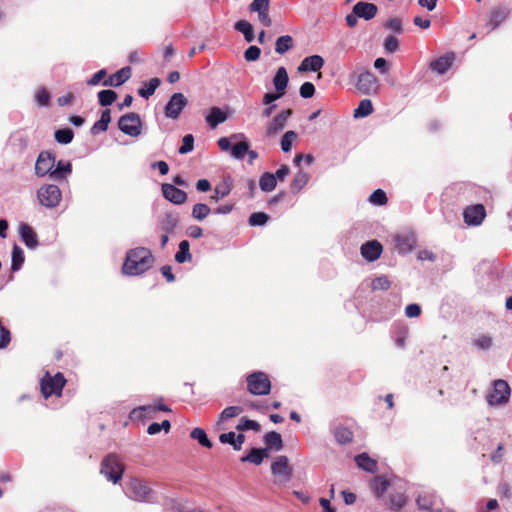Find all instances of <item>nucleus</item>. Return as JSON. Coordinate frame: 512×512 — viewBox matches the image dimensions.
<instances>
[{"instance_id": "obj_57", "label": "nucleus", "mask_w": 512, "mask_h": 512, "mask_svg": "<svg viewBox=\"0 0 512 512\" xmlns=\"http://www.w3.org/2000/svg\"><path fill=\"white\" fill-rule=\"evenodd\" d=\"M369 202L373 205H384L387 202L386 194L383 190H375L369 197Z\"/></svg>"}, {"instance_id": "obj_44", "label": "nucleus", "mask_w": 512, "mask_h": 512, "mask_svg": "<svg viewBox=\"0 0 512 512\" xmlns=\"http://www.w3.org/2000/svg\"><path fill=\"white\" fill-rule=\"evenodd\" d=\"M191 438L197 440L200 445L206 448L212 447V442L208 439L206 432L202 428H194L190 434Z\"/></svg>"}, {"instance_id": "obj_2", "label": "nucleus", "mask_w": 512, "mask_h": 512, "mask_svg": "<svg viewBox=\"0 0 512 512\" xmlns=\"http://www.w3.org/2000/svg\"><path fill=\"white\" fill-rule=\"evenodd\" d=\"M100 472L107 480L117 483L123 476L124 466L115 454H109L102 460Z\"/></svg>"}, {"instance_id": "obj_39", "label": "nucleus", "mask_w": 512, "mask_h": 512, "mask_svg": "<svg viewBox=\"0 0 512 512\" xmlns=\"http://www.w3.org/2000/svg\"><path fill=\"white\" fill-rule=\"evenodd\" d=\"M293 46V38L290 35L280 36L275 43V51L278 54H284Z\"/></svg>"}, {"instance_id": "obj_52", "label": "nucleus", "mask_w": 512, "mask_h": 512, "mask_svg": "<svg viewBox=\"0 0 512 512\" xmlns=\"http://www.w3.org/2000/svg\"><path fill=\"white\" fill-rule=\"evenodd\" d=\"M242 412L243 408L240 406H229L221 412L219 422L234 418L240 415Z\"/></svg>"}, {"instance_id": "obj_11", "label": "nucleus", "mask_w": 512, "mask_h": 512, "mask_svg": "<svg viewBox=\"0 0 512 512\" xmlns=\"http://www.w3.org/2000/svg\"><path fill=\"white\" fill-rule=\"evenodd\" d=\"M187 103V98L182 93H174L165 106V116L170 119H177Z\"/></svg>"}, {"instance_id": "obj_64", "label": "nucleus", "mask_w": 512, "mask_h": 512, "mask_svg": "<svg viewBox=\"0 0 512 512\" xmlns=\"http://www.w3.org/2000/svg\"><path fill=\"white\" fill-rule=\"evenodd\" d=\"M35 99L40 106H47L50 100V94L45 89L37 90Z\"/></svg>"}, {"instance_id": "obj_21", "label": "nucleus", "mask_w": 512, "mask_h": 512, "mask_svg": "<svg viewBox=\"0 0 512 512\" xmlns=\"http://www.w3.org/2000/svg\"><path fill=\"white\" fill-rule=\"evenodd\" d=\"M131 76L130 67H124L112 74L109 78L103 81L104 86H115L118 87L125 83Z\"/></svg>"}, {"instance_id": "obj_37", "label": "nucleus", "mask_w": 512, "mask_h": 512, "mask_svg": "<svg viewBox=\"0 0 512 512\" xmlns=\"http://www.w3.org/2000/svg\"><path fill=\"white\" fill-rule=\"evenodd\" d=\"M472 343L478 350L487 351L493 346V337L489 334H480L473 339Z\"/></svg>"}, {"instance_id": "obj_61", "label": "nucleus", "mask_w": 512, "mask_h": 512, "mask_svg": "<svg viewBox=\"0 0 512 512\" xmlns=\"http://www.w3.org/2000/svg\"><path fill=\"white\" fill-rule=\"evenodd\" d=\"M261 54V50L257 46H250L248 49L244 52V58L248 62L256 61L259 59Z\"/></svg>"}, {"instance_id": "obj_33", "label": "nucleus", "mask_w": 512, "mask_h": 512, "mask_svg": "<svg viewBox=\"0 0 512 512\" xmlns=\"http://www.w3.org/2000/svg\"><path fill=\"white\" fill-rule=\"evenodd\" d=\"M277 185L276 176L272 173L265 172L259 179V187L263 192H271Z\"/></svg>"}, {"instance_id": "obj_19", "label": "nucleus", "mask_w": 512, "mask_h": 512, "mask_svg": "<svg viewBox=\"0 0 512 512\" xmlns=\"http://www.w3.org/2000/svg\"><path fill=\"white\" fill-rule=\"evenodd\" d=\"M378 8L373 3L358 2L353 7V13L364 20H371L377 14Z\"/></svg>"}, {"instance_id": "obj_5", "label": "nucleus", "mask_w": 512, "mask_h": 512, "mask_svg": "<svg viewBox=\"0 0 512 512\" xmlns=\"http://www.w3.org/2000/svg\"><path fill=\"white\" fill-rule=\"evenodd\" d=\"M39 203L47 208H55L62 199L61 190L57 185L45 184L37 190Z\"/></svg>"}, {"instance_id": "obj_42", "label": "nucleus", "mask_w": 512, "mask_h": 512, "mask_svg": "<svg viewBox=\"0 0 512 512\" xmlns=\"http://www.w3.org/2000/svg\"><path fill=\"white\" fill-rule=\"evenodd\" d=\"M231 189V184L228 181H224L215 187L214 193L210 198L211 200L218 202L220 199L228 196L231 192Z\"/></svg>"}, {"instance_id": "obj_47", "label": "nucleus", "mask_w": 512, "mask_h": 512, "mask_svg": "<svg viewBox=\"0 0 512 512\" xmlns=\"http://www.w3.org/2000/svg\"><path fill=\"white\" fill-rule=\"evenodd\" d=\"M210 208L204 203H197L192 208V217L198 221H203L210 213Z\"/></svg>"}, {"instance_id": "obj_38", "label": "nucleus", "mask_w": 512, "mask_h": 512, "mask_svg": "<svg viewBox=\"0 0 512 512\" xmlns=\"http://www.w3.org/2000/svg\"><path fill=\"white\" fill-rule=\"evenodd\" d=\"M25 257H24V251L23 249L15 244L12 249V263H11V269L12 271H18L23 263H24Z\"/></svg>"}, {"instance_id": "obj_56", "label": "nucleus", "mask_w": 512, "mask_h": 512, "mask_svg": "<svg viewBox=\"0 0 512 512\" xmlns=\"http://www.w3.org/2000/svg\"><path fill=\"white\" fill-rule=\"evenodd\" d=\"M194 148V137L191 134H187L182 139V145L178 149L180 154H187Z\"/></svg>"}, {"instance_id": "obj_13", "label": "nucleus", "mask_w": 512, "mask_h": 512, "mask_svg": "<svg viewBox=\"0 0 512 512\" xmlns=\"http://www.w3.org/2000/svg\"><path fill=\"white\" fill-rule=\"evenodd\" d=\"M55 166V156L48 151H42L35 163V174L38 177H43L47 174L51 177V171Z\"/></svg>"}, {"instance_id": "obj_6", "label": "nucleus", "mask_w": 512, "mask_h": 512, "mask_svg": "<svg viewBox=\"0 0 512 512\" xmlns=\"http://www.w3.org/2000/svg\"><path fill=\"white\" fill-rule=\"evenodd\" d=\"M271 472L275 477V484L286 485L292 478L293 469L286 456H278L271 465Z\"/></svg>"}, {"instance_id": "obj_48", "label": "nucleus", "mask_w": 512, "mask_h": 512, "mask_svg": "<svg viewBox=\"0 0 512 512\" xmlns=\"http://www.w3.org/2000/svg\"><path fill=\"white\" fill-rule=\"evenodd\" d=\"M416 502L420 509L429 510L435 504V496L430 493H423L418 496Z\"/></svg>"}, {"instance_id": "obj_18", "label": "nucleus", "mask_w": 512, "mask_h": 512, "mask_svg": "<svg viewBox=\"0 0 512 512\" xmlns=\"http://www.w3.org/2000/svg\"><path fill=\"white\" fill-rule=\"evenodd\" d=\"M382 250V245L378 241L372 240L361 246V255L367 261L373 262L380 257Z\"/></svg>"}, {"instance_id": "obj_40", "label": "nucleus", "mask_w": 512, "mask_h": 512, "mask_svg": "<svg viewBox=\"0 0 512 512\" xmlns=\"http://www.w3.org/2000/svg\"><path fill=\"white\" fill-rule=\"evenodd\" d=\"M192 258L190 253V244L187 240H183L179 243V250L175 255V260L178 263H184Z\"/></svg>"}, {"instance_id": "obj_31", "label": "nucleus", "mask_w": 512, "mask_h": 512, "mask_svg": "<svg viewBox=\"0 0 512 512\" xmlns=\"http://www.w3.org/2000/svg\"><path fill=\"white\" fill-rule=\"evenodd\" d=\"M396 247L400 253H408L412 251L415 241L413 236L397 235L395 237Z\"/></svg>"}, {"instance_id": "obj_24", "label": "nucleus", "mask_w": 512, "mask_h": 512, "mask_svg": "<svg viewBox=\"0 0 512 512\" xmlns=\"http://www.w3.org/2000/svg\"><path fill=\"white\" fill-rule=\"evenodd\" d=\"M208 126L212 129L227 120V115L219 107H212L205 117Z\"/></svg>"}, {"instance_id": "obj_30", "label": "nucleus", "mask_w": 512, "mask_h": 512, "mask_svg": "<svg viewBox=\"0 0 512 512\" xmlns=\"http://www.w3.org/2000/svg\"><path fill=\"white\" fill-rule=\"evenodd\" d=\"M72 172V166L69 162L59 161L56 167L51 171V178L53 180H61L66 178Z\"/></svg>"}, {"instance_id": "obj_22", "label": "nucleus", "mask_w": 512, "mask_h": 512, "mask_svg": "<svg viewBox=\"0 0 512 512\" xmlns=\"http://www.w3.org/2000/svg\"><path fill=\"white\" fill-rule=\"evenodd\" d=\"M454 61V54L449 53L444 56L439 57L435 61H433L430 65L431 69L438 74L442 75L448 71V69L452 66Z\"/></svg>"}, {"instance_id": "obj_59", "label": "nucleus", "mask_w": 512, "mask_h": 512, "mask_svg": "<svg viewBox=\"0 0 512 512\" xmlns=\"http://www.w3.org/2000/svg\"><path fill=\"white\" fill-rule=\"evenodd\" d=\"M405 504V496L402 493H396L390 496V506L392 510L398 511Z\"/></svg>"}, {"instance_id": "obj_1", "label": "nucleus", "mask_w": 512, "mask_h": 512, "mask_svg": "<svg viewBox=\"0 0 512 512\" xmlns=\"http://www.w3.org/2000/svg\"><path fill=\"white\" fill-rule=\"evenodd\" d=\"M153 263L154 257L150 250L138 247L127 253L122 271L125 275L138 276L149 270Z\"/></svg>"}, {"instance_id": "obj_51", "label": "nucleus", "mask_w": 512, "mask_h": 512, "mask_svg": "<svg viewBox=\"0 0 512 512\" xmlns=\"http://www.w3.org/2000/svg\"><path fill=\"white\" fill-rule=\"evenodd\" d=\"M55 140L60 144H69L73 139V131L69 128L59 129L54 134Z\"/></svg>"}, {"instance_id": "obj_17", "label": "nucleus", "mask_w": 512, "mask_h": 512, "mask_svg": "<svg viewBox=\"0 0 512 512\" xmlns=\"http://www.w3.org/2000/svg\"><path fill=\"white\" fill-rule=\"evenodd\" d=\"M156 411L168 412V411H170V409L164 404H158L156 406H152V405L139 406L131 411L130 418L132 420L142 419L144 417L151 418V417H153V414Z\"/></svg>"}, {"instance_id": "obj_35", "label": "nucleus", "mask_w": 512, "mask_h": 512, "mask_svg": "<svg viewBox=\"0 0 512 512\" xmlns=\"http://www.w3.org/2000/svg\"><path fill=\"white\" fill-rule=\"evenodd\" d=\"M265 444L275 451H280L283 448L282 437L278 432L271 431L264 436Z\"/></svg>"}, {"instance_id": "obj_25", "label": "nucleus", "mask_w": 512, "mask_h": 512, "mask_svg": "<svg viewBox=\"0 0 512 512\" xmlns=\"http://www.w3.org/2000/svg\"><path fill=\"white\" fill-rule=\"evenodd\" d=\"M219 441L223 444H229L234 450L239 451L245 441L244 434H236L234 432L223 433L219 436Z\"/></svg>"}, {"instance_id": "obj_10", "label": "nucleus", "mask_w": 512, "mask_h": 512, "mask_svg": "<svg viewBox=\"0 0 512 512\" xmlns=\"http://www.w3.org/2000/svg\"><path fill=\"white\" fill-rule=\"evenodd\" d=\"M119 129L126 135L136 137L141 133V120L136 113H127L118 121Z\"/></svg>"}, {"instance_id": "obj_26", "label": "nucleus", "mask_w": 512, "mask_h": 512, "mask_svg": "<svg viewBox=\"0 0 512 512\" xmlns=\"http://www.w3.org/2000/svg\"><path fill=\"white\" fill-rule=\"evenodd\" d=\"M357 466L369 473H375L378 469L377 461L372 459L367 453H361L355 457Z\"/></svg>"}, {"instance_id": "obj_9", "label": "nucleus", "mask_w": 512, "mask_h": 512, "mask_svg": "<svg viewBox=\"0 0 512 512\" xmlns=\"http://www.w3.org/2000/svg\"><path fill=\"white\" fill-rule=\"evenodd\" d=\"M510 387L504 380H496L491 393L487 396V402L491 406L504 405L508 402Z\"/></svg>"}, {"instance_id": "obj_7", "label": "nucleus", "mask_w": 512, "mask_h": 512, "mask_svg": "<svg viewBox=\"0 0 512 512\" xmlns=\"http://www.w3.org/2000/svg\"><path fill=\"white\" fill-rule=\"evenodd\" d=\"M126 494L129 498L139 502H151L153 500V491L139 479L129 481Z\"/></svg>"}, {"instance_id": "obj_63", "label": "nucleus", "mask_w": 512, "mask_h": 512, "mask_svg": "<svg viewBox=\"0 0 512 512\" xmlns=\"http://www.w3.org/2000/svg\"><path fill=\"white\" fill-rule=\"evenodd\" d=\"M299 93L303 98H311L315 93V87L311 82H304L300 87Z\"/></svg>"}, {"instance_id": "obj_12", "label": "nucleus", "mask_w": 512, "mask_h": 512, "mask_svg": "<svg viewBox=\"0 0 512 512\" xmlns=\"http://www.w3.org/2000/svg\"><path fill=\"white\" fill-rule=\"evenodd\" d=\"M291 115V109L282 110L280 113L275 115L266 125V135L268 137H273L280 133L285 128Z\"/></svg>"}, {"instance_id": "obj_8", "label": "nucleus", "mask_w": 512, "mask_h": 512, "mask_svg": "<svg viewBox=\"0 0 512 512\" xmlns=\"http://www.w3.org/2000/svg\"><path fill=\"white\" fill-rule=\"evenodd\" d=\"M356 78L355 88L363 95H374L379 90L378 79L370 71H363L353 75Z\"/></svg>"}, {"instance_id": "obj_58", "label": "nucleus", "mask_w": 512, "mask_h": 512, "mask_svg": "<svg viewBox=\"0 0 512 512\" xmlns=\"http://www.w3.org/2000/svg\"><path fill=\"white\" fill-rule=\"evenodd\" d=\"M270 0H253L249 5L250 12H261L269 10Z\"/></svg>"}, {"instance_id": "obj_54", "label": "nucleus", "mask_w": 512, "mask_h": 512, "mask_svg": "<svg viewBox=\"0 0 512 512\" xmlns=\"http://www.w3.org/2000/svg\"><path fill=\"white\" fill-rule=\"evenodd\" d=\"M390 286L391 282L385 275L375 278L371 283L373 290H387L390 288Z\"/></svg>"}, {"instance_id": "obj_53", "label": "nucleus", "mask_w": 512, "mask_h": 512, "mask_svg": "<svg viewBox=\"0 0 512 512\" xmlns=\"http://www.w3.org/2000/svg\"><path fill=\"white\" fill-rule=\"evenodd\" d=\"M238 138H244V135L239 133V134H232L229 138L221 137L218 139L217 143H218L219 148L222 151H224V152L230 151L231 152V148H232L231 140H235Z\"/></svg>"}, {"instance_id": "obj_4", "label": "nucleus", "mask_w": 512, "mask_h": 512, "mask_svg": "<svg viewBox=\"0 0 512 512\" xmlns=\"http://www.w3.org/2000/svg\"><path fill=\"white\" fill-rule=\"evenodd\" d=\"M65 383L66 380L62 373L58 372L54 376H51L47 372L40 383L41 392L45 398L51 395L60 396Z\"/></svg>"}, {"instance_id": "obj_15", "label": "nucleus", "mask_w": 512, "mask_h": 512, "mask_svg": "<svg viewBox=\"0 0 512 512\" xmlns=\"http://www.w3.org/2000/svg\"><path fill=\"white\" fill-rule=\"evenodd\" d=\"M162 193L165 199L176 205H181L187 200V193L172 184H163Z\"/></svg>"}, {"instance_id": "obj_50", "label": "nucleus", "mask_w": 512, "mask_h": 512, "mask_svg": "<svg viewBox=\"0 0 512 512\" xmlns=\"http://www.w3.org/2000/svg\"><path fill=\"white\" fill-rule=\"evenodd\" d=\"M297 134L296 132L290 130L284 133L281 139V149L283 152L287 153L291 150L293 142L296 140Z\"/></svg>"}, {"instance_id": "obj_27", "label": "nucleus", "mask_w": 512, "mask_h": 512, "mask_svg": "<svg viewBox=\"0 0 512 512\" xmlns=\"http://www.w3.org/2000/svg\"><path fill=\"white\" fill-rule=\"evenodd\" d=\"M508 14V10L502 7L492 9L487 25L491 30L496 29L508 17Z\"/></svg>"}, {"instance_id": "obj_46", "label": "nucleus", "mask_w": 512, "mask_h": 512, "mask_svg": "<svg viewBox=\"0 0 512 512\" xmlns=\"http://www.w3.org/2000/svg\"><path fill=\"white\" fill-rule=\"evenodd\" d=\"M159 85H160V80L158 78H152L145 85L144 88H140L138 90V94L141 97L148 99L150 96H152L154 94L155 90L159 87Z\"/></svg>"}, {"instance_id": "obj_62", "label": "nucleus", "mask_w": 512, "mask_h": 512, "mask_svg": "<svg viewBox=\"0 0 512 512\" xmlns=\"http://www.w3.org/2000/svg\"><path fill=\"white\" fill-rule=\"evenodd\" d=\"M384 48L389 53H394L399 48V41L395 36H388L384 41Z\"/></svg>"}, {"instance_id": "obj_45", "label": "nucleus", "mask_w": 512, "mask_h": 512, "mask_svg": "<svg viewBox=\"0 0 512 512\" xmlns=\"http://www.w3.org/2000/svg\"><path fill=\"white\" fill-rule=\"evenodd\" d=\"M266 451V449H252L251 452L247 456L243 457L241 460L244 462L248 461L255 465H260L264 457L267 455Z\"/></svg>"}, {"instance_id": "obj_23", "label": "nucleus", "mask_w": 512, "mask_h": 512, "mask_svg": "<svg viewBox=\"0 0 512 512\" xmlns=\"http://www.w3.org/2000/svg\"><path fill=\"white\" fill-rule=\"evenodd\" d=\"M288 82L289 77L287 70L284 67H279L273 77V85L276 92H278L280 95H284Z\"/></svg>"}, {"instance_id": "obj_60", "label": "nucleus", "mask_w": 512, "mask_h": 512, "mask_svg": "<svg viewBox=\"0 0 512 512\" xmlns=\"http://www.w3.org/2000/svg\"><path fill=\"white\" fill-rule=\"evenodd\" d=\"M237 430H255L258 431L260 429V425L258 422L249 419H241L240 423L236 426Z\"/></svg>"}, {"instance_id": "obj_36", "label": "nucleus", "mask_w": 512, "mask_h": 512, "mask_svg": "<svg viewBox=\"0 0 512 512\" xmlns=\"http://www.w3.org/2000/svg\"><path fill=\"white\" fill-rule=\"evenodd\" d=\"M388 487L389 482L382 476H376L371 483V488L377 498H381Z\"/></svg>"}, {"instance_id": "obj_41", "label": "nucleus", "mask_w": 512, "mask_h": 512, "mask_svg": "<svg viewBox=\"0 0 512 512\" xmlns=\"http://www.w3.org/2000/svg\"><path fill=\"white\" fill-rule=\"evenodd\" d=\"M373 112L372 102L369 99H363L360 101L358 107L354 110L353 116L355 118H363L370 115Z\"/></svg>"}, {"instance_id": "obj_20", "label": "nucleus", "mask_w": 512, "mask_h": 512, "mask_svg": "<svg viewBox=\"0 0 512 512\" xmlns=\"http://www.w3.org/2000/svg\"><path fill=\"white\" fill-rule=\"evenodd\" d=\"M324 65V59L320 55H312L303 59L298 67L299 72L320 70Z\"/></svg>"}, {"instance_id": "obj_55", "label": "nucleus", "mask_w": 512, "mask_h": 512, "mask_svg": "<svg viewBox=\"0 0 512 512\" xmlns=\"http://www.w3.org/2000/svg\"><path fill=\"white\" fill-rule=\"evenodd\" d=\"M269 217L266 213L263 212H255L249 217V224L251 226H262L265 225L268 221Z\"/></svg>"}, {"instance_id": "obj_49", "label": "nucleus", "mask_w": 512, "mask_h": 512, "mask_svg": "<svg viewBox=\"0 0 512 512\" xmlns=\"http://www.w3.org/2000/svg\"><path fill=\"white\" fill-rule=\"evenodd\" d=\"M116 98L117 94L113 90H102L98 93V100L101 106L111 105Z\"/></svg>"}, {"instance_id": "obj_32", "label": "nucleus", "mask_w": 512, "mask_h": 512, "mask_svg": "<svg viewBox=\"0 0 512 512\" xmlns=\"http://www.w3.org/2000/svg\"><path fill=\"white\" fill-rule=\"evenodd\" d=\"M234 29L240 33L243 34L245 40L250 43L253 42L255 39L253 27L252 25L246 21V20H239L235 23Z\"/></svg>"}, {"instance_id": "obj_14", "label": "nucleus", "mask_w": 512, "mask_h": 512, "mask_svg": "<svg viewBox=\"0 0 512 512\" xmlns=\"http://www.w3.org/2000/svg\"><path fill=\"white\" fill-rule=\"evenodd\" d=\"M486 216L485 208L482 204L469 206L464 210V221L468 225H480Z\"/></svg>"}, {"instance_id": "obj_16", "label": "nucleus", "mask_w": 512, "mask_h": 512, "mask_svg": "<svg viewBox=\"0 0 512 512\" xmlns=\"http://www.w3.org/2000/svg\"><path fill=\"white\" fill-rule=\"evenodd\" d=\"M18 233L27 248L35 249L39 245L37 234L27 223L19 224Z\"/></svg>"}, {"instance_id": "obj_34", "label": "nucleus", "mask_w": 512, "mask_h": 512, "mask_svg": "<svg viewBox=\"0 0 512 512\" xmlns=\"http://www.w3.org/2000/svg\"><path fill=\"white\" fill-rule=\"evenodd\" d=\"M309 181V174L299 170L291 181V190L295 193L303 189Z\"/></svg>"}, {"instance_id": "obj_28", "label": "nucleus", "mask_w": 512, "mask_h": 512, "mask_svg": "<svg viewBox=\"0 0 512 512\" xmlns=\"http://www.w3.org/2000/svg\"><path fill=\"white\" fill-rule=\"evenodd\" d=\"M332 432L336 442L341 445L349 444L353 440V432L343 425L335 426Z\"/></svg>"}, {"instance_id": "obj_29", "label": "nucleus", "mask_w": 512, "mask_h": 512, "mask_svg": "<svg viewBox=\"0 0 512 512\" xmlns=\"http://www.w3.org/2000/svg\"><path fill=\"white\" fill-rule=\"evenodd\" d=\"M111 121V114L109 109H105L101 113L100 119L94 123L91 128V133L96 135L100 132H105L108 129V125Z\"/></svg>"}, {"instance_id": "obj_43", "label": "nucleus", "mask_w": 512, "mask_h": 512, "mask_svg": "<svg viewBox=\"0 0 512 512\" xmlns=\"http://www.w3.org/2000/svg\"><path fill=\"white\" fill-rule=\"evenodd\" d=\"M249 148L250 145L247 141H240L232 146L230 154L233 158L241 160L244 158Z\"/></svg>"}, {"instance_id": "obj_3", "label": "nucleus", "mask_w": 512, "mask_h": 512, "mask_svg": "<svg viewBox=\"0 0 512 512\" xmlns=\"http://www.w3.org/2000/svg\"><path fill=\"white\" fill-rule=\"evenodd\" d=\"M247 389L253 395H267L271 390V382L268 375L257 371L249 374L246 378Z\"/></svg>"}]
</instances>
